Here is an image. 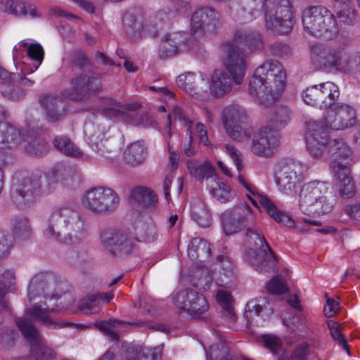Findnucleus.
<instances>
[{"label": "nucleus", "instance_id": "obj_47", "mask_svg": "<svg viewBox=\"0 0 360 360\" xmlns=\"http://www.w3.org/2000/svg\"><path fill=\"white\" fill-rule=\"evenodd\" d=\"M55 147L68 156L80 158L83 156L82 151L66 136H58L54 139Z\"/></svg>", "mask_w": 360, "mask_h": 360}, {"label": "nucleus", "instance_id": "obj_18", "mask_svg": "<svg viewBox=\"0 0 360 360\" xmlns=\"http://www.w3.org/2000/svg\"><path fill=\"white\" fill-rule=\"evenodd\" d=\"M328 153L331 158L330 172L350 168L353 164V152L349 144L341 138L334 139L328 143Z\"/></svg>", "mask_w": 360, "mask_h": 360}, {"label": "nucleus", "instance_id": "obj_62", "mask_svg": "<svg viewBox=\"0 0 360 360\" xmlns=\"http://www.w3.org/2000/svg\"><path fill=\"white\" fill-rule=\"evenodd\" d=\"M262 308V306L257 303V300L249 301L246 304L244 313V316L247 319L248 322H250V320L252 319L254 315L257 316H259Z\"/></svg>", "mask_w": 360, "mask_h": 360}, {"label": "nucleus", "instance_id": "obj_28", "mask_svg": "<svg viewBox=\"0 0 360 360\" xmlns=\"http://www.w3.org/2000/svg\"><path fill=\"white\" fill-rule=\"evenodd\" d=\"M252 195L254 197H251L249 195H247V197L255 207H259V205H262L275 221L288 227H294V220L290 217L278 210L266 195L258 193L257 191H255V194Z\"/></svg>", "mask_w": 360, "mask_h": 360}, {"label": "nucleus", "instance_id": "obj_20", "mask_svg": "<svg viewBox=\"0 0 360 360\" xmlns=\"http://www.w3.org/2000/svg\"><path fill=\"white\" fill-rule=\"evenodd\" d=\"M120 203V198L111 188L98 186L91 188V212L108 214Z\"/></svg>", "mask_w": 360, "mask_h": 360}, {"label": "nucleus", "instance_id": "obj_21", "mask_svg": "<svg viewBox=\"0 0 360 360\" xmlns=\"http://www.w3.org/2000/svg\"><path fill=\"white\" fill-rule=\"evenodd\" d=\"M278 143V134L276 129L263 127L254 134L251 151L258 156L267 157L272 154Z\"/></svg>", "mask_w": 360, "mask_h": 360}, {"label": "nucleus", "instance_id": "obj_33", "mask_svg": "<svg viewBox=\"0 0 360 360\" xmlns=\"http://www.w3.org/2000/svg\"><path fill=\"white\" fill-rule=\"evenodd\" d=\"M130 202L137 207L153 210L158 203L157 195L148 188L137 186L131 191Z\"/></svg>", "mask_w": 360, "mask_h": 360}, {"label": "nucleus", "instance_id": "obj_63", "mask_svg": "<svg viewBox=\"0 0 360 360\" xmlns=\"http://www.w3.org/2000/svg\"><path fill=\"white\" fill-rule=\"evenodd\" d=\"M344 212L351 219L360 223V201H355L345 205Z\"/></svg>", "mask_w": 360, "mask_h": 360}, {"label": "nucleus", "instance_id": "obj_12", "mask_svg": "<svg viewBox=\"0 0 360 360\" xmlns=\"http://www.w3.org/2000/svg\"><path fill=\"white\" fill-rule=\"evenodd\" d=\"M172 300L178 309L195 319L201 317L209 309L205 297L193 289L178 291L173 295Z\"/></svg>", "mask_w": 360, "mask_h": 360}, {"label": "nucleus", "instance_id": "obj_35", "mask_svg": "<svg viewBox=\"0 0 360 360\" xmlns=\"http://www.w3.org/2000/svg\"><path fill=\"white\" fill-rule=\"evenodd\" d=\"M22 133L13 125L0 122V148H12L22 142Z\"/></svg>", "mask_w": 360, "mask_h": 360}, {"label": "nucleus", "instance_id": "obj_46", "mask_svg": "<svg viewBox=\"0 0 360 360\" xmlns=\"http://www.w3.org/2000/svg\"><path fill=\"white\" fill-rule=\"evenodd\" d=\"M1 93L5 98L13 101L21 100L26 94L25 91L19 86L17 82L13 81L12 77L1 83Z\"/></svg>", "mask_w": 360, "mask_h": 360}, {"label": "nucleus", "instance_id": "obj_8", "mask_svg": "<svg viewBox=\"0 0 360 360\" xmlns=\"http://www.w3.org/2000/svg\"><path fill=\"white\" fill-rule=\"evenodd\" d=\"M47 178L37 175L20 177L15 176L13 179L11 196L18 207L26 208L30 207L41 191L48 193L51 191V184L46 188L41 189L42 183Z\"/></svg>", "mask_w": 360, "mask_h": 360}, {"label": "nucleus", "instance_id": "obj_38", "mask_svg": "<svg viewBox=\"0 0 360 360\" xmlns=\"http://www.w3.org/2000/svg\"><path fill=\"white\" fill-rule=\"evenodd\" d=\"M319 86H320L321 109L328 110L338 103L336 100L340 96L339 87L332 82L321 83Z\"/></svg>", "mask_w": 360, "mask_h": 360}, {"label": "nucleus", "instance_id": "obj_43", "mask_svg": "<svg viewBox=\"0 0 360 360\" xmlns=\"http://www.w3.org/2000/svg\"><path fill=\"white\" fill-rule=\"evenodd\" d=\"M210 184V192L218 201L226 202L234 198V192L231 190L230 186L218 178L214 177Z\"/></svg>", "mask_w": 360, "mask_h": 360}, {"label": "nucleus", "instance_id": "obj_39", "mask_svg": "<svg viewBox=\"0 0 360 360\" xmlns=\"http://www.w3.org/2000/svg\"><path fill=\"white\" fill-rule=\"evenodd\" d=\"M249 120L250 119L247 110L239 105H231L223 110L224 127H230L236 123H245Z\"/></svg>", "mask_w": 360, "mask_h": 360}, {"label": "nucleus", "instance_id": "obj_7", "mask_svg": "<svg viewBox=\"0 0 360 360\" xmlns=\"http://www.w3.org/2000/svg\"><path fill=\"white\" fill-rule=\"evenodd\" d=\"M245 236L255 240V248H250L245 252V260L257 271H274L276 262V255L259 230L248 228Z\"/></svg>", "mask_w": 360, "mask_h": 360}, {"label": "nucleus", "instance_id": "obj_36", "mask_svg": "<svg viewBox=\"0 0 360 360\" xmlns=\"http://www.w3.org/2000/svg\"><path fill=\"white\" fill-rule=\"evenodd\" d=\"M212 94L216 97H222L231 89V79L224 70H217L212 76L210 84Z\"/></svg>", "mask_w": 360, "mask_h": 360}, {"label": "nucleus", "instance_id": "obj_52", "mask_svg": "<svg viewBox=\"0 0 360 360\" xmlns=\"http://www.w3.org/2000/svg\"><path fill=\"white\" fill-rule=\"evenodd\" d=\"M291 110L285 106H280L275 109L271 122L276 129L285 127L291 118Z\"/></svg>", "mask_w": 360, "mask_h": 360}, {"label": "nucleus", "instance_id": "obj_64", "mask_svg": "<svg viewBox=\"0 0 360 360\" xmlns=\"http://www.w3.org/2000/svg\"><path fill=\"white\" fill-rule=\"evenodd\" d=\"M71 60L72 64L80 68H84L86 65L89 64V58L84 54L82 51L77 50L72 52L71 55Z\"/></svg>", "mask_w": 360, "mask_h": 360}, {"label": "nucleus", "instance_id": "obj_48", "mask_svg": "<svg viewBox=\"0 0 360 360\" xmlns=\"http://www.w3.org/2000/svg\"><path fill=\"white\" fill-rule=\"evenodd\" d=\"M174 117V119L178 120L181 124L184 127H186V134L189 136V142L191 143L193 141V135H192V122L189 120V119L187 117V116L185 115L183 110L179 107V106H174L172 110V112H169L167 115V120H168V131H167V136L170 138L171 137V131H170V125L172 122V117Z\"/></svg>", "mask_w": 360, "mask_h": 360}, {"label": "nucleus", "instance_id": "obj_19", "mask_svg": "<svg viewBox=\"0 0 360 360\" xmlns=\"http://www.w3.org/2000/svg\"><path fill=\"white\" fill-rule=\"evenodd\" d=\"M102 90L101 82L98 79H94L91 77V101L94 103V108L97 111H101L103 114L109 118L122 117L127 120V115L120 110L121 105L115 100L105 96H98L97 94Z\"/></svg>", "mask_w": 360, "mask_h": 360}, {"label": "nucleus", "instance_id": "obj_25", "mask_svg": "<svg viewBox=\"0 0 360 360\" xmlns=\"http://www.w3.org/2000/svg\"><path fill=\"white\" fill-rule=\"evenodd\" d=\"M331 173L338 195L342 200L354 198L356 193V185L350 168L331 171Z\"/></svg>", "mask_w": 360, "mask_h": 360}, {"label": "nucleus", "instance_id": "obj_16", "mask_svg": "<svg viewBox=\"0 0 360 360\" xmlns=\"http://www.w3.org/2000/svg\"><path fill=\"white\" fill-rule=\"evenodd\" d=\"M305 139L307 148L311 156L320 158L323 155L328 143V132L322 124L315 120L306 122Z\"/></svg>", "mask_w": 360, "mask_h": 360}, {"label": "nucleus", "instance_id": "obj_24", "mask_svg": "<svg viewBox=\"0 0 360 360\" xmlns=\"http://www.w3.org/2000/svg\"><path fill=\"white\" fill-rule=\"evenodd\" d=\"M65 98L56 94H46L39 96V102L49 121L56 122L65 115L68 103Z\"/></svg>", "mask_w": 360, "mask_h": 360}, {"label": "nucleus", "instance_id": "obj_61", "mask_svg": "<svg viewBox=\"0 0 360 360\" xmlns=\"http://www.w3.org/2000/svg\"><path fill=\"white\" fill-rule=\"evenodd\" d=\"M16 337L17 333L14 330L6 328L0 333V346L5 349H9L13 346Z\"/></svg>", "mask_w": 360, "mask_h": 360}, {"label": "nucleus", "instance_id": "obj_49", "mask_svg": "<svg viewBox=\"0 0 360 360\" xmlns=\"http://www.w3.org/2000/svg\"><path fill=\"white\" fill-rule=\"evenodd\" d=\"M123 22L124 31L129 37L138 39L142 36L143 27L141 20L131 14H127L124 17Z\"/></svg>", "mask_w": 360, "mask_h": 360}, {"label": "nucleus", "instance_id": "obj_1", "mask_svg": "<svg viewBox=\"0 0 360 360\" xmlns=\"http://www.w3.org/2000/svg\"><path fill=\"white\" fill-rule=\"evenodd\" d=\"M68 287V283L60 280L53 273L40 272L34 275L30 281L27 288V297L29 301L32 302L37 298H43L44 301H41L31 305L30 307L25 309L27 316L39 321L49 329L56 330L65 327H72L77 330L88 328L87 325L74 323L72 322L54 320L50 314L58 311L56 307H49L46 304L47 300H52V297H57L56 294L57 288H65Z\"/></svg>", "mask_w": 360, "mask_h": 360}, {"label": "nucleus", "instance_id": "obj_58", "mask_svg": "<svg viewBox=\"0 0 360 360\" xmlns=\"http://www.w3.org/2000/svg\"><path fill=\"white\" fill-rule=\"evenodd\" d=\"M267 290L271 294L282 295L288 291L285 281L281 276L273 278L267 284Z\"/></svg>", "mask_w": 360, "mask_h": 360}, {"label": "nucleus", "instance_id": "obj_11", "mask_svg": "<svg viewBox=\"0 0 360 360\" xmlns=\"http://www.w3.org/2000/svg\"><path fill=\"white\" fill-rule=\"evenodd\" d=\"M255 219L250 207L241 203L231 209L226 210L221 214L223 231L226 236L235 234L248 226ZM253 229H257L252 226ZM248 229H246L247 230Z\"/></svg>", "mask_w": 360, "mask_h": 360}, {"label": "nucleus", "instance_id": "obj_60", "mask_svg": "<svg viewBox=\"0 0 360 360\" xmlns=\"http://www.w3.org/2000/svg\"><path fill=\"white\" fill-rule=\"evenodd\" d=\"M207 357L210 360H233L226 347L212 346Z\"/></svg>", "mask_w": 360, "mask_h": 360}, {"label": "nucleus", "instance_id": "obj_17", "mask_svg": "<svg viewBox=\"0 0 360 360\" xmlns=\"http://www.w3.org/2000/svg\"><path fill=\"white\" fill-rule=\"evenodd\" d=\"M304 179V167L297 162L283 165L278 172L276 184L279 191L285 194L295 191L297 186Z\"/></svg>", "mask_w": 360, "mask_h": 360}, {"label": "nucleus", "instance_id": "obj_37", "mask_svg": "<svg viewBox=\"0 0 360 360\" xmlns=\"http://www.w3.org/2000/svg\"><path fill=\"white\" fill-rule=\"evenodd\" d=\"M147 157L146 148L143 143L136 141L129 144L124 152V159L131 167L142 165Z\"/></svg>", "mask_w": 360, "mask_h": 360}, {"label": "nucleus", "instance_id": "obj_13", "mask_svg": "<svg viewBox=\"0 0 360 360\" xmlns=\"http://www.w3.org/2000/svg\"><path fill=\"white\" fill-rule=\"evenodd\" d=\"M225 53L224 65L232 79L236 84H240L245 75L248 54L244 49L231 42L224 44Z\"/></svg>", "mask_w": 360, "mask_h": 360}, {"label": "nucleus", "instance_id": "obj_42", "mask_svg": "<svg viewBox=\"0 0 360 360\" xmlns=\"http://www.w3.org/2000/svg\"><path fill=\"white\" fill-rule=\"evenodd\" d=\"M224 128L229 136L238 142L248 141L253 133L250 120L246 121L245 123H236Z\"/></svg>", "mask_w": 360, "mask_h": 360}, {"label": "nucleus", "instance_id": "obj_9", "mask_svg": "<svg viewBox=\"0 0 360 360\" xmlns=\"http://www.w3.org/2000/svg\"><path fill=\"white\" fill-rule=\"evenodd\" d=\"M15 322L30 345V354L26 360H53L56 358V352L47 345L31 320L18 318Z\"/></svg>", "mask_w": 360, "mask_h": 360}, {"label": "nucleus", "instance_id": "obj_30", "mask_svg": "<svg viewBox=\"0 0 360 360\" xmlns=\"http://www.w3.org/2000/svg\"><path fill=\"white\" fill-rule=\"evenodd\" d=\"M176 84L189 94L197 95L206 91L208 80L201 73L187 72L177 77Z\"/></svg>", "mask_w": 360, "mask_h": 360}, {"label": "nucleus", "instance_id": "obj_45", "mask_svg": "<svg viewBox=\"0 0 360 360\" xmlns=\"http://www.w3.org/2000/svg\"><path fill=\"white\" fill-rule=\"evenodd\" d=\"M191 217L200 226L206 228L211 224V214L205 204L197 200L192 203L191 210Z\"/></svg>", "mask_w": 360, "mask_h": 360}, {"label": "nucleus", "instance_id": "obj_10", "mask_svg": "<svg viewBox=\"0 0 360 360\" xmlns=\"http://www.w3.org/2000/svg\"><path fill=\"white\" fill-rule=\"evenodd\" d=\"M101 243L103 249L110 255L122 257L132 253L135 243L124 232L107 229L101 232Z\"/></svg>", "mask_w": 360, "mask_h": 360}, {"label": "nucleus", "instance_id": "obj_31", "mask_svg": "<svg viewBox=\"0 0 360 360\" xmlns=\"http://www.w3.org/2000/svg\"><path fill=\"white\" fill-rule=\"evenodd\" d=\"M0 11L15 16H26L28 14L32 18L40 16L34 5L22 0H0Z\"/></svg>", "mask_w": 360, "mask_h": 360}, {"label": "nucleus", "instance_id": "obj_50", "mask_svg": "<svg viewBox=\"0 0 360 360\" xmlns=\"http://www.w3.org/2000/svg\"><path fill=\"white\" fill-rule=\"evenodd\" d=\"M12 229L13 233L18 238L27 239L31 235L30 221L26 217L17 216L12 219Z\"/></svg>", "mask_w": 360, "mask_h": 360}, {"label": "nucleus", "instance_id": "obj_14", "mask_svg": "<svg viewBox=\"0 0 360 360\" xmlns=\"http://www.w3.org/2000/svg\"><path fill=\"white\" fill-rule=\"evenodd\" d=\"M324 123L326 127L335 131L349 129L356 123V110L348 103H337L326 111Z\"/></svg>", "mask_w": 360, "mask_h": 360}, {"label": "nucleus", "instance_id": "obj_44", "mask_svg": "<svg viewBox=\"0 0 360 360\" xmlns=\"http://www.w3.org/2000/svg\"><path fill=\"white\" fill-rule=\"evenodd\" d=\"M188 169L191 174L200 181L206 178L207 181L211 182L214 177H217L214 167L207 162L203 164H198L192 161L189 162H188Z\"/></svg>", "mask_w": 360, "mask_h": 360}, {"label": "nucleus", "instance_id": "obj_55", "mask_svg": "<svg viewBox=\"0 0 360 360\" xmlns=\"http://www.w3.org/2000/svg\"><path fill=\"white\" fill-rule=\"evenodd\" d=\"M258 340L263 347L269 349L274 354H277L282 347L281 338L275 335L264 334L259 338Z\"/></svg>", "mask_w": 360, "mask_h": 360}, {"label": "nucleus", "instance_id": "obj_23", "mask_svg": "<svg viewBox=\"0 0 360 360\" xmlns=\"http://www.w3.org/2000/svg\"><path fill=\"white\" fill-rule=\"evenodd\" d=\"M188 34L184 32L167 33L162 36L158 46V55L162 59L172 57L186 47Z\"/></svg>", "mask_w": 360, "mask_h": 360}, {"label": "nucleus", "instance_id": "obj_6", "mask_svg": "<svg viewBox=\"0 0 360 360\" xmlns=\"http://www.w3.org/2000/svg\"><path fill=\"white\" fill-rule=\"evenodd\" d=\"M264 25L267 30L287 34L294 25V14L288 0H263Z\"/></svg>", "mask_w": 360, "mask_h": 360}, {"label": "nucleus", "instance_id": "obj_3", "mask_svg": "<svg viewBox=\"0 0 360 360\" xmlns=\"http://www.w3.org/2000/svg\"><path fill=\"white\" fill-rule=\"evenodd\" d=\"M286 74L277 60H267L257 68L250 80L248 92L262 108L273 104L285 88Z\"/></svg>", "mask_w": 360, "mask_h": 360}, {"label": "nucleus", "instance_id": "obj_26", "mask_svg": "<svg viewBox=\"0 0 360 360\" xmlns=\"http://www.w3.org/2000/svg\"><path fill=\"white\" fill-rule=\"evenodd\" d=\"M234 45L244 49L249 55L251 52L262 49L264 46L261 34L251 28L238 30L231 41Z\"/></svg>", "mask_w": 360, "mask_h": 360}, {"label": "nucleus", "instance_id": "obj_56", "mask_svg": "<svg viewBox=\"0 0 360 360\" xmlns=\"http://www.w3.org/2000/svg\"><path fill=\"white\" fill-rule=\"evenodd\" d=\"M56 294L57 297H52V300H60V304L61 308L68 309L75 302V295L71 290V288L68 283V287L65 288H57Z\"/></svg>", "mask_w": 360, "mask_h": 360}, {"label": "nucleus", "instance_id": "obj_4", "mask_svg": "<svg viewBox=\"0 0 360 360\" xmlns=\"http://www.w3.org/2000/svg\"><path fill=\"white\" fill-rule=\"evenodd\" d=\"M309 59L318 70L351 73L354 71L357 56L352 54L345 44L328 46L314 42L309 45Z\"/></svg>", "mask_w": 360, "mask_h": 360}, {"label": "nucleus", "instance_id": "obj_51", "mask_svg": "<svg viewBox=\"0 0 360 360\" xmlns=\"http://www.w3.org/2000/svg\"><path fill=\"white\" fill-rule=\"evenodd\" d=\"M123 360H159L150 349L143 350L139 346L129 347L124 354Z\"/></svg>", "mask_w": 360, "mask_h": 360}, {"label": "nucleus", "instance_id": "obj_40", "mask_svg": "<svg viewBox=\"0 0 360 360\" xmlns=\"http://www.w3.org/2000/svg\"><path fill=\"white\" fill-rule=\"evenodd\" d=\"M22 137L26 153L32 155H41L46 151V141L37 136L34 131H27V134H22Z\"/></svg>", "mask_w": 360, "mask_h": 360}, {"label": "nucleus", "instance_id": "obj_41", "mask_svg": "<svg viewBox=\"0 0 360 360\" xmlns=\"http://www.w3.org/2000/svg\"><path fill=\"white\" fill-rule=\"evenodd\" d=\"M188 256L192 261L210 258L211 256L210 244L202 238H193L188 247Z\"/></svg>", "mask_w": 360, "mask_h": 360}, {"label": "nucleus", "instance_id": "obj_59", "mask_svg": "<svg viewBox=\"0 0 360 360\" xmlns=\"http://www.w3.org/2000/svg\"><path fill=\"white\" fill-rule=\"evenodd\" d=\"M109 325L111 326H125V325H131V326H136L139 327H143L146 326V322H131V323H126L122 321L117 320V319H110L109 322L105 321H100L94 323L95 327L105 333H106L107 330L109 328Z\"/></svg>", "mask_w": 360, "mask_h": 360}, {"label": "nucleus", "instance_id": "obj_53", "mask_svg": "<svg viewBox=\"0 0 360 360\" xmlns=\"http://www.w3.org/2000/svg\"><path fill=\"white\" fill-rule=\"evenodd\" d=\"M320 94V86L316 84L305 89L302 91V96L306 104L321 109Z\"/></svg>", "mask_w": 360, "mask_h": 360}, {"label": "nucleus", "instance_id": "obj_5", "mask_svg": "<svg viewBox=\"0 0 360 360\" xmlns=\"http://www.w3.org/2000/svg\"><path fill=\"white\" fill-rule=\"evenodd\" d=\"M330 189V183L326 181L316 179L304 183L299 194L300 210L310 217L331 212L335 205V199L329 195Z\"/></svg>", "mask_w": 360, "mask_h": 360}, {"label": "nucleus", "instance_id": "obj_2", "mask_svg": "<svg viewBox=\"0 0 360 360\" xmlns=\"http://www.w3.org/2000/svg\"><path fill=\"white\" fill-rule=\"evenodd\" d=\"M336 16L328 8L322 5H313L304 8L302 12V24L304 31L316 39L330 41L340 32L336 17L345 25L352 26L357 22V11L349 4H345Z\"/></svg>", "mask_w": 360, "mask_h": 360}, {"label": "nucleus", "instance_id": "obj_22", "mask_svg": "<svg viewBox=\"0 0 360 360\" xmlns=\"http://www.w3.org/2000/svg\"><path fill=\"white\" fill-rule=\"evenodd\" d=\"M218 20L219 17L213 9L210 8H200L192 16L191 32L198 37L212 34L217 27Z\"/></svg>", "mask_w": 360, "mask_h": 360}, {"label": "nucleus", "instance_id": "obj_27", "mask_svg": "<svg viewBox=\"0 0 360 360\" xmlns=\"http://www.w3.org/2000/svg\"><path fill=\"white\" fill-rule=\"evenodd\" d=\"M252 195L254 197H251L249 195H247V197L255 207H259V205H262L275 221L288 227H294V220L290 217L278 210L266 195L258 193L257 191H255V194Z\"/></svg>", "mask_w": 360, "mask_h": 360}, {"label": "nucleus", "instance_id": "obj_29", "mask_svg": "<svg viewBox=\"0 0 360 360\" xmlns=\"http://www.w3.org/2000/svg\"><path fill=\"white\" fill-rule=\"evenodd\" d=\"M71 88L65 89L61 91V96L67 99L75 101L86 100L90 94V76L88 74H81L71 82Z\"/></svg>", "mask_w": 360, "mask_h": 360}, {"label": "nucleus", "instance_id": "obj_34", "mask_svg": "<svg viewBox=\"0 0 360 360\" xmlns=\"http://www.w3.org/2000/svg\"><path fill=\"white\" fill-rule=\"evenodd\" d=\"M26 52L29 58L37 63L35 65V69H38L44 59V49L39 44H28L27 42L22 41L18 43L13 50V59L15 62L23 56Z\"/></svg>", "mask_w": 360, "mask_h": 360}, {"label": "nucleus", "instance_id": "obj_57", "mask_svg": "<svg viewBox=\"0 0 360 360\" xmlns=\"http://www.w3.org/2000/svg\"><path fill=\"white\" fill-rule=\"evenodd\" d=\"M127 120L131 124L141 127H148L153 123V119L148 113L128 112Z\"/></svg>", "mask_w": 360, "mask_h": 360}, {"label": "nucleus", "instance_id": "obj_15", "mask_svg": "<svg viewBox=\"0 0 360 360\" xmlns=\"http://www.w3.org/2000/svg\"><path fill=\"white\" fill-rule=\"evenodd\" d=\"M49 226L45 231V234L49 238H56L58 233L55 231L53 226L66 227L72 224V229L75 231L84 229V221L79 215H75L73 210L68 207H55L49 218Z\"/></svg>", "mask_w": 360, "mask_h": 360}, {"label": "nucleus", "instance_id": "obj_32", "mask_svg": "<svg viewBox=\"0 0 360 360\" xmlns=\"http://www.w3.org/2000/svg\"><path fill=\"white\" fill-rule=\"evenodd\" d=\"M17 290L16 274L13 269H6L0 275V307L10 311L11 307L6 298L8 293H15Z\"/></svg>", "mask_w": 360, "mask_h": 360}, {"label": "nucleus", "instance_id": "obj_54", "mask_svg": "<svg viewBox=\"0 0 360 360\" xmlns=\"http://www.w3.org/2000/svg\"><path fill=\"white\" fill-rule=\"evenodd\" d=\"M113 297L114 295L112 292L91 294V314L98 313Z\"/></svg>", "mask_w": 360, "mask_h": 360}]
</instances>
